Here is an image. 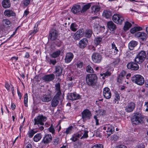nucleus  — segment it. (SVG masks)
Listing matches in <instances>:
<instances>
[{
    "label": "nucleus",
    "instance_id": "f257e3e1",
    "mask_svg": "<svg viewBox=\"0 0 148 148\" xmlns=\"http://www.w3.org/2000/svg\"><path fill=\"white\" fill-rule=\"evenodd\" d=\"M87 84L89 86H95L97 84V77L96 74H88L86 77Z\"/></svg>",
    "mask_w": 148,
    "mask_h": 148
},
{
    "label": "nucleus",
    "instance_id": "f03ea898",
    "mask_svg": "<svg viewBox=\"0 0 148 148\" xmlns=\"http://www.w3.org/2000/svg\"><path fill=\"white\" fill-rule=\"evenodd\" d=\"M47 118L45 116H44L42 115H39L38 116L35 118L34 120V125H38V129L40 131H42L44 129V127L42 126H39V125H44V122L46 121Z\"/></svg>",
    "mask_w": 148,
    "mask_h": 148
},
{
    "label": "nucleus",
    "instance_id": "7ed1b4c3",
    "mask_svg": "<svg viewBox=\"0 0 148 148\" xmlns=\"http://www.w3.org/2000/svg\"><path fill=\"white\" fill-rule=\"evenodd\" d=\"M142 115L139 112L135 113L131 119V121L132 125H138L142 121Z\"/></svg>",
    "mask_w": 148,
    "mask_h": 148
},
{
    "label": "nucleus",
    "instance_id": "20e7f679",
    "mask_svg": "<svg viewBox=\"0 0 148 148\" xmlns=\"http://www.w3.org/2000/svg\"><path fill=\"white\" fill-rule=\"evenodd\" d=\"M132 81L137 85L142 86L145 82L144 77L140 75H136L133 76L132 78Z\"/></svg>",
    "mask_w": 148,
    "mask_h": 148
},
{
    "label": "nucleus",
    "instance_id": "39448f33",
    "mask_svg": "<svg viewBox=\"0 0 148 148\" xmlns=\"http://www.w3.org/2000/svg\"><path fill=\"white\" fill-rule=\"evenodd\" d=\"M126 74V72L125 71H122L118 76L117 78V82L124 84L125 83L127 84H128V81L126 80V79L125 78Z\"/></svg>",
    "mask_w": 148,
    "mask_h": 148
},
{
    "label": "nucleus",
    "instance_id": "423d86ee",
    "mask_svg": "<svg viewBox=\"0 0 148 148\" xmlns=\"http://www.w3.org/2000/svg\"><path fill=\"white\" fill-rule=\"evenodd\" d=\"M112 19L114 22L119 25L122 24L124 20L122 16L117 14H114L112 16Z\"/></svg>",
    "mask_w": 148,
    "mask_h": 148
},
{
    "label": "nucleus",
    "instance_id": "0eeeda50",
    "mask_svg": "<svg viewBox=\"0 0 148 148\" xmlns=\"http://www.w3.org/2000/svg\"><path fill=\"white\" fill-rule=\"evenodd\" d=\"M82 114L84 121L90 119L92 115L90 111L87 109L84 110L82 112Z\"/></svg>",
    "mask_w": 148,
    "mask_h": 148
},
{
    "label": "nucleus",
    "instance_id": "6e6552de",
    "mask_svg": "<svg viewBox=\"0 0 148 148\" xmlns=\"http://www.w3.org/2000/svg\"><path fill=\"white\" fill-rule=\"evenodd\" d=\"M92 59L94 62L99 63L102 60V58L101 55L99 53L95 52L92 54Z\"/></svg>",
    "mask_w": 148,
    "mask_h": 148
},
{
    "label": "nucleus",
    "instance_id": "1a4fd4ad",
    "mask_svg": "<svg viewBox=\"0 0 148 148\" xmlns=\"http://www.w3.org/2000/svg\"><path fill=\"white\" fill-rule=\"evenodd\" d=\"M52 96L51 92L50 91L48 94H43L41 97V99L43 102H47L51 100Z\"/></svg>",
    "mask_w": 148,
    "mask_h": 148
},
{
    "label": "nucleus",
    "instance_id": "9d476101",
    "mask_svg": "<svg viewBox=\"0 0 148 148\" xmlns=\"http://www.w3.org/2000/svg\"><path fill=\"white\" fill-rule=\"evenodd\" d=\"M58 35V32L55 29H51L49 33V38L52 40H56L57 38Z\"/></svg>",
    "mask_w": 148,
    "mask_h": 148
},
{
    "label": "nucleus",
    "instance_id": "9b49d317",
    "mask_svg": "<svg viewBox=\"0 0 148 148\" xmlns=\"http://www.w3.org/2000/svg\"><path fill=\"white\" fill-rule=\"evenodd\" d=\"M103 129L104 130H106V132L108 136L112 134L114 130V127L109 124L106 125Z\"/></svg>",
    "mask_w": 148,
    "mask_h": 148
},
{
    "label": "nucleus",
    "instance_id": "f8f14e48",
    "mask_svg": "<svg viewBox=\"0 0 148 148\" xmlns=\"http://www.w3.org/2000/svg\"><path fill=\"white\" fill-rule=\"evenodd\" d=\"M103 95L104 97L107 99H109L111 97V93L108 88L106 87L103 88Z\"/></svg>",
    "mask_w": 148,
    "mask_h": 148
},
{
    "label": "nucleus",
    "instance_id": "ddd939ff",
    "mask_svg": "<svg viewBox=\"0 0 148 148\" xmlns=\"http://www.w3.org/2000/svg\"><path fill=\"white\" fill-rule=\"evenodd\" d=\"M135 36L141 39L143 41H144L146 40L147 36L145 32H138L135 34Z\"/></svg>",
    "mask_w": 148,
    "mask_h": 148
},
{
    "label": "nucleus",
    "instance_id": "4468645a",
    "mask_svg": "<svg viewBox=\"0 0 148 148\" xmlns=\"http://www.w3.org/2000/svg\"><path fill=\"white\" fill-rule=\"evenodd\" d=\"M84 34L83 29H80L74 35V39L76 40L79 39L83 36Z\"/></svg>",
    "mask_w": 148,
    "mask_h": 148
},
{
    "label": "nucleus",
    "instance_id": "2eb2a0df",
    "mask_svg": "<svg viewBox=\"0 0 148 148\" xmlns=\"http://www.w3.org/2000/svg\"><path fill=\"white\" fill-rule=\"evenodd\" d=\"M55 70L54 73L57 77H60L62 75L63 69L60 66L58 65L55 66Z\"/></svg>",
    "mask_w": 148,
    "mask_h": 148
},
{
    "label": "nucleus",
    "instance_id": "dca6fc26",
    "mask_svg": "<svg viewBox=\"0 0 148 148\" xmlns=\"http://www.w3.org/2000/svg\"><path fill=\"white\" fill-rule=\"evenodd\" d=\"M88 43V40L86 38H83L79 42V47L82 49L84 48L86 46Z\"/></svg>",
    "mask_w": 148,
    "mask_h": 148
},
{
    "label": "nucleus",
    "instance_id": "f3484780",
    "mask_svg": "<svg viewBox=\"0 0 148 148\" xmlns=\"http://www.w3.org/2000/svg\"><path fill=\"white\" fill-rule=\"evenodd\" d=\"M73 57L74 55L73 53L71 52L67 53L64 59L65 62L69 63L72 61Z\"/></svg>",
    "mask_w": 148,
    "mask_h": 148
},
{
    "label": "nucleus",
    "instance_id": "a211bd4d",
    "mask_svg": "<svg viewBox=\"0 0 148 148\" xmlns=\"http://www.w3.org/2000/svg\"><path fill=\"white\" fill-rule=\"evenodd\" d=\"M71 11L74 14L79 13L80 11L81 12V7L79 5L75 4L72 7Z\"/></svg>",
    "mask_w": 148,
    "mask_h": 148
},
{
    "label": "nucleus",
    "instance_id": "6ab92c4d",
    "mask_svg": "<svg viewBox=\"0 0 148 148\" xmlns=\"http://www.w3.org/2000/svg\"><path fill=\"white\" fill-rule=\"evenodd\" d=\"M4 14L5 16L8 17H15L16 16V14L15 12L12 10L6 9L4 12Z\"/></svg>",
    "mask_w": 148,
    "mask_h": 148
},
{
    "label": "nucleus",
    "instance_id": "aec40b11",
    "mask_svg": "<svg viewBox=\"0 0 148 148\" xmlns=\"http://www.w3.org/2000/svg\"><path fill=\"white\" fill-rule=\"evenodd\" d=\"M127 68L129 69L132 70H137L139 68L138 65L137 63L133 62H130L127 64Z\"/></svg>",
    "mask_w": 148,
    "mask_h": 148
},
{
    "label": "nucleus",
    "instance_id": "412c9836",
    "mask_svg": "<svg viewBox=\"0 0 148 148\" xmlns=\"http://www.w3.org/2000/svg\"><path fill=\"white\" fill-rule=\"evenodd\" d=\"M68 97L70 100H75L79 99L80 96L76 93H73L69 94L68 96Z\"/></svg>",
    "mask_w": 148,
    "mask_h": 148
},
{
    "label": "nucleus",
    "instance_id": "4be33fe9",
    "mask_svg": "<svg viewBox=\"0 0 148 148\" xmlns=\"http://www.w3.org/2000/svg\"><path fill=\"white\" fill-rule=\"evenodd\" d=\"M135 107V104L133 102H130L128 103L125 109L126 111L128 112H132Z\"/></svg>",
    "mask_w": 148,
    "mask_h": 148
},
{
    "label": "nucleus",
    "instance_id": "5701e85b",
    "mask_svg": "<svg viewBox=\"0 0 148 148\" xmlns=\"http://www.w3.org/2000/svg\"><path fill=\"white\" fill-rule=\"evenodd\" d=\"M55 77L54 74H51L45 75L42 78L45 81H50L53 80Z\"/></svg>",
    "mask_w": 148,
    "mask_h": 148
},
{
    "label": "nucleus",
    "instance_id": "b1692460",
    "mask_svg": "<svg viewBox=\"0 0 148 148\" xmlns=\"http://www.w3.org/2000/svg\"><path fill=\"white\" fill-rule=\"evenodd\" d=\"M79 133H80L81 139L86 138L88 137V132L84 129L81 130L80 131L78 132Z\"/></svg>",
    "mask_w": 148,
    "mask_h": 148
},
{
    "label": "nucleus",
    "instance_id": "393cba45",
    "mask_svg": "<svg viewBox=\"0 0 148 148\" xmlns=\"http://www.w3.org/2000/svg\"><path fill=\"white\" fill-rule=\"evenodd\" d=\"M60 98L53 97L51 101V106L53 107H56L59 103V100Z\"/></svg>",
    "mask_w": 148,
    "mask_h": 148
},
{
    "label": "nucleus",
    "instance_id": "a878e982",
    "mask_svg": "<svg viewBox=\"0 0 148 148\" xmlns=\"http://www.w3.org/2000/svg\"><path fill=\"white\" fill-rule=\"evenodd\" d=\"M52 139V137L51 134H47L44 138L43 142L44 143L47 144L50 142Z\"/></svg>",
    "mask_w": 148,
    "mask_h": 148
},
{
    "label": "nucleus",
    "instance_id": "bb28decb",
    "mask_svg": "<svg viewBox=\"0 0 148 148\" xmlns=\"http://www.w3.org/2000/svg\"><path fill=\"white\" fill-rule=\"evenodd\" d=\"M92 13L94 14H98L100 10V7L97 5H94L91 8Z\"/></svg>",
    "mask_w": 148,
    "mask_h": 148
},
{
    "label": "nucleus",
    "instance_id": "cd10ccee",
    "mask_svg": "<svg viewBox=\"0 0 148 148\" xmlns=\"http://www.w3.org/2000/svg\"><path fill=\"white\" fill-rule=\"evenodd\" d=\"M80 133H79L78 132L77 133L73 134L70 140L73 142L77 141L79 139L80 137L81 136V134Z\"/></svg>",
    "mask_w": 148,
    "mask_h": 148
},
{
    "label": "nucleus",
    "instance_id": "c85d7f7f",
    "mask_svg": "<svg viewBox=\"0 0 148 148\" xmlns=\"http://www.w3.org/2000/svg\"><path fill=\"white\" fill-rule=\"evenodd\" d=\"M107 25L108 28L112 31L114 30L116 28V25L112 21L108 22Z\"/></svg>",
    "mask_w": 148,
    "mask_h": 148
},
{
    "label": "nucleus",
    "instance_id": "c756f323",
    "mask_svg": "<svg viewBox=\"0 0 148 148\" xmlns=\"http://www.w3.org/2000/svg\"><path fill=\"white\" fill-rule=\"evenodd\" d=\"M2 6L5 8H9L11 6L10 0H3L2 2Z\"/></svg>",
    "mask_w": 148,
    "mask_h": 148
},
{
    "label": "nucleus",
    "instance_id": "7c9ffc66",
    "mask_svg": "<svg viewBox=\"0 0 148 148\" xmlns=\"http://www.w3.org/2000/svg\"><path fill=\"white\" fill-rule=\"evenodd\" d=\"M137 44V42L134 40L131 41L128 44V47L130 50H132Z\"/></svg>",
    "mask_w": 148,
    "mask_h": 148
},
{
    "label": "nucleus",
    "instance_id": "2f4dec72",
    "mask_svg": "<svg viewBox=\"0 0 148 148\" xmlns=\"http://www.w3.org/2000/svg\"><path fill=\"white\" fill-rule=\"evenodd\" d=\"M92 34L93 31L92 29H87L85 31V37L87 38H90Z\"/></svg>",
    "mask_w": 148,
    "mask_h": 148
},
{
    "label": "nucleus",
    "instance_id": "473e14b6",
    "mask_svg": "<svg viewBox=\"0 0 148 148\" xmlns=\"http://www.w3.org/2000/svg\"><path fill=\"white\" fill-rule=\"evenodd\" d=\"M112 15V13L110 10H105L103 13V16L107 18H110Z\"/></svg>",
    "mask_w": 148,
    "mask_h": 148
},
{
    "label": "nucleus",
    "instance_id": "72a5a7b5",
    "mask_svg": "<svg viewBox=\"0 0 148 148\" xmlns=\"http://www.w3.org/2000/svg\"><path fill=\"white\" fill-rule=\"evenodd\" d=\"M143 29L142 28L139 26H135L132 28L130 30V32L132 34H134L136 32L141 31Z\"/></svg>",
    "mask_w": 148,
    "mask_h": 148
},
{
    "label": "nucleus",
    "instance_id": "f704fd0d",
    "mask_svg": "<svg viewBox=\"0 0 148 148\" xmlns=\"http://www.w3.org/2000/svg\"><path fill=\"white\" fill-rule=\"evenodd\" d=\"M91 3H89L84 5L81 10V12L82 13H84L89 9L91 6Z\"/></svg>",
    "mask_w": 148,
    "mask_h": 148
},
{
    "label": "nucleus",
    "instance_id": "c9c22d12",
    "mask_svg": "<svg viewBox=\"0 0 148 148\" xmlns=\"http://www.w3.org/2000/svg\"><path fill=\"white\" fill-rule=\"evenodd\" d=\"M144 60L143 58H142L137 55L135 58L134 61L136 63L140 64L143 62Z\"/></svg>",
    "mask_w": 148,
    "mask_h": 148
},
{
    "label": "nucleus",
    "instance_id": "e433bc0d",
    "mask_svg": "<svg viewBox=\"0 0 148 148\" xmlns=\"http://www.w3.org/2000/svg\"><path fill=\"white\" fill-rule=\"evenodd\" d=\"M113 53L112 49H107L105 51V55L106 57L110 58L112 57L111 55Z\"/></svg>",
    "mask_w": 148,
    "mask_h": 148
},
{
    "label": "nucleus",
    "instance_id": "4c0bfd02",
    "mask_svg": "<svg viewBox=\"0 0 148 148\" xmlns=\"http://www.w3.org/2000/svg\"><path fill=\"white\" fill-rule=\"evenodd\" d=\"M42 135L41 134L38 133L34 136L33 138L34 140L36 142L39 141L42 138Z\"/></svg>",
    "mask_w": 148,
    "mask_h": 148
},
{
    "label": "nucleus",
    "instance_id": "58836bf2",
    "mask_svg": "<svg viewBox=\"0 0 148 148\" xmlns=\"http://www.w3.org/2000/svg\"><path fill=\"white\" fill-rule=\"evenodd\" d=\"M132 26L131 23L128 21H127L125 23V25L123 27V29L124 31H126L129 29Z\"/></svg>",
    "mask_w": 148,
    "mask_h": 148
},
{
    "label": "nucleus",
    "instance_id": "ea45409f",
    "mask_svg": "<svg viewBox=\"0 0 148 148\" xmlns=\"http://www.w3.org/2000/svg\"><path fill=\"white\" fill-rule=\"evenodd\" d=\"M102 38L100 37H97L94 39V42L95 45L97 46L99 45L101 42V41Z\"/></svg>",
    "mask_w": 148,
    "mask_h": 148
},
{
    "label": "nucleus",
    "instance_id": "a19ab883",
    "mask_svg": "<svg viewBox=\"0 0 148 148\" xmlns=\"http://www.w3.org/2000/svg\"><path fill=\"white\" fill-rule=\"evenodd\" d=\"M78 28V25L75 23L71 24L70 26L71 29L73 32L76 31Z\"/></svg>",
    "mask_w": 148,
    "mask_h": 148
},
{
    "label": "nucleus",
    "instance_id": "79ce46f5",
    "mask_svg": "<svg viewBox=\"0 0 148 148\" xmlns=\"http://www.w3.org/2000/svg\"><path fill=\"white\" fill-rule=\"evenodd\" d=\"M61 51L60 50L57 51L53 52L51 55V56L53 58H56L59 56Z\"/></svg>",
    "mask_w": 148,
    "mask_h": 148
},
{
    "label": "nucleus",
    "instance_id": "37998d69",
    "mask_svg": "<svg viewBox=\"0 0 148 148\" xmlns=\"http://www.w3.org/2000/svg\"><path fill=\"white\" fill-rule=\"evenodd\" d=\"M73 127L72 125L70 126L68 128H67L66 131L64 132L66 134L71 133L73 130Z\"/></svg>",
    "mask_w": 148,
    "mask_h": 148
},
{
    "label": "nucleus",
    "instance_id": "c03bdc74",
    "mask_svg": "<svg viewBox=\"0 0 148 148\" xmlns=\"http://www.w3.org/2000/svg\"><path fill=\"white\" fill-rule=\"evenodd\" d=\"M111 74V73L110 72L108 71H107L105 73H104L103 74H101L100 75L101 77H102V78L103 79H104L105 77H107L108 76H110Z\"/></svg>",
    "mask_w": 148,
    "mask_h": 148
},
{
    "label": "nucleus",
    "instance_id": "a18cd8bd",
    "mask_svg": "<svg viewBox=\"0 0 148 148\" xmlns=\"http://www.w3.org/2000/svg\"><path fill=\"white\" fill-rule=\"evenodd\" d=\"M37 132V131H35L33 130H31L29 131L28 133L29 137L30 138H32L34 134Z\"/></svg>",
    "mask_w": 148,
    "mask_h": 148
},
{
    "label": "nucleus",
    "instance_id": "49530a36",
    "mask_svg": "<svg viewBox=\"0 0 148 148\" xmlns=\"http://www.w3.org/2000/svg\"><path fill=\"white\" fill-rule=\"evenodd\" d=\"M3 24L5 26L6 25L9 26L10 25H11V23L10 21L7 19H3Z\"/></svg>",
    "mask_w": 148,
    "mask_h": 148
},
{
    "label": "nucleus",
    "instance_id": "de8ad7c7",
    "mask_svg": "<svg viewBox=\"0 0 148 148\" xmlns=\"http://www.w3.org/2000/svg\"><path fill=\"white\" fill-rule=\"evenodd\" d=\"M137 55L142 58H143V59H145L146 56V53L145 51H141L138 53Z\"/></svg>",
    "mask_w": 148,
    "mask_h": 148
},
{
    "label": "nucleus",
    "instance_id": "09e8293b",
    "mask_svg": "<svg viewBox=\"0 0 148 148\" xmlns=\"http://www.w3.org/2000/svg\"><path fill=\"white\" fill-rule=\"evenodd\" d=\"M92 22L94 23L95 25L99 24V18L97 16H94L92 18Z\"/></svg>",
    "mask_w": 148,
    "mask_h": 148
},
{
    "label": "nucleus",
    "instance_id": "8fccbe9b",
    "mask_svg": "<svg viewBox=\"0 0 148 148\" xmlns=\"http://www.w3.org/2000/svg\"><path fill=\"white\" fill-rule=\"evenodd\" d=\"M87 72L90 73H93L94 71L93 69L90 65H88L87 66L86 68Z\"/></svg>",
    "mask_w": 148,
    "mask_h": 148
},
{
    "label": "nucleus",
    "instance_id": "3c124183",
    "mask_svg": "<svg viewBox=\"0 0 148 148\" xmlns=\"http://www.w3.org/2000/svg\"><path fill=\"white\" fill-rule=\"evenodd\" d=\"M48 130L52 134H54L55 132V130L53 125L51 124L50 127L48 128Z\"/></svg>",
    "mask_w": 148,
    "mask_h": 148
},
{
    "label": "nucleus",
    "instance_id": "603ef678",
    "mask_svg": "<svg viewBox=\"0 0 148 148\" xmlns=\"http://www.w3.org/2000/svg\"><path fill=\"white\" fill-rule=\"evenodd\" d=\"M27 101H28V96H27V93H26L25 95L24 98V103L25 105V106L26 107L27 106Z\"/></svg>",
    "mask_w": 148,
    "mask_h": 148
},
{
    "label": "nucleus",
    "instance_id": "864d4df0",
    "mask_svg": "<svg viewBox=\"0 0 148 148\" xmlns=\"http://www.w3.org/2000/svg\"><path fill=\"white\" fill-rule=\"evenodd\" d=\"M55 92H56V94L54 97L60 98V97L61 95V90L55 91Z\"/></svg>",
    "mask_w": 148,
    "mask_h": 148
},
{
    "label": "nucleus",
    "instance_id": "5fc2aeb1",
    "mask_svg": "<svg viewBox=\"0 0 148 148\" xmlns=\"http://www.w3.org/2000/svg\"><path fill=\"white\" fill-rule=\"evenodd\" d=\"M112 48L111 49H112L113 51H114V52H117L118 51V50L117 48L116 47L115 44L113 42V43L112 44Z\"/></svg>",
    "mask_w": 148,
    "mask_h": 148
},
{
    "label": "nucleus",
    "instance_id": "6e6d98bb",
    "mask_svg": "<svg viewBox=\"0 0 148 148\" xmlns=\"http://www.w3.org/2000/svg\"><path fill=\"white\" fill-rule=\"evenodd\" d=\"M55 90L57 91L61 90L60 89V85L59 83H57L55 85Z\"/></svg>",
    "mask_w": 148,
    "mask_h": 148
},
{
    "label": "nucleus",
    "instance_id": "4d7b16f0",
    "mask_svg": "<svg viewBox=\"0 0 148 148\" xmlns=\"http://www.w3.org/2000/svg\"><path fill=\"white\" fill-rule=\"evenodd\" d=\"M37 27H38V24L36 25V24L35 25V27L34 28V30L30 34V35H32L33 34H35L38 31V30L37 29Z\"/></svg>",
    "mask_w": 148,
    "mask_h": 148
},
{
    "label": "nucleus",
    "instance_id": "13d9d810",
    "mask_svg": "<svg viewBox=\"0 0 148 148\" xmlns=\"http://www.w3.org/2000/svg\"><path fill=\"white\" fill-rule=\"evenodd\" d=\"M83 63L81 61H78L76 64V66L77 67L81 68L83 66Z\"/></svg>",
    "mask_w": 148,
    "mask_h": 148
},
{
    "label": "nucleus",
    "instance_id": "bf43d9fd",
    "mask_svg": "<svg viewBox=\"0 0 148 148\" xmlns=\"http://www.w3.org/2000/svg\"><path fill=\"white\" fill-rule=\"evenodd\" d=\"M92 148H103V146L102 144H96L92 146Z\"/></svg>",
    "mask_w": 148,
    "mask_h": 148
},
{
    "label": "nucleus",
    "instance_id": "052dcab7",
    "mask_svg": "<svg viewBox=\"0 0 148 148\" xmlns=\"http://www.w3.org/2000/svg\"><path fill=\"white\" fill-rule=\"evenodd\" d=\"M115 101L116 100L117 101H118L119 100L120 96L119 94L116 92L115 93Z\"/></svg>",
    "mask_w": 148,
    "mask_h": 148
},
{
    "label": "nucleus",
    "instance_id": "680f3d73",
    "mask_svg": "<svg viewBox=\"0 0 148 148\" xmlns=\"http://www.w3.org/2000/svg\"><path fill=\"white\" fill-rule=\"evenodd\" d=\"M118 138V136H117L116 135H114L111 136V139L112 140H117Z\"/></svg>",
    "mask_w": 148,
    "mask_h": 148
},
{
    "label": "nucleus",
    "instance_id": "e2e57ef3",
    "mask_svg": "<svg viewBox=\"0 0 148 148\" xmlns=\"http://www.w3.org/2000/svg\"><path fill=\"white\" fill-rule=\"evenodd\" d=\"M145 145L143 144H140L136 145L134 148H145Z\"/></svg>",
    "mask_w": 148,
    "mask_h": 148
},
{
    "label": "nucleus",
    "instance_id": "0e129e2a",
    "mask_svg": "<svg viewBox=\"0 0 148 148\" xmlns=\"http://www.w3.org/2000/svg\"><path fill=\"white\" fill-rule=\"evenodd\" d=\"M56 63V59L53 60L50 59L49 61L50 64H52L53 65H54Z\"/></svg>",
    "mask_w": 148,
    "mask_h": 148
},
{
    "label": "nucleus",
    "instance_id": "69168bd1",
    "mask_svg": "<svg viewBox=\"0 0 148 148\" xmlns=\"http://www.w3.org/2000/svg\"><path fill=\"white\" fill-rule=\"evenodd\" d=\"M59 143V138H56L54 140V143L55 145H58Z\"/></svg>",
    "mask_w": 148,
    "mask_h": 148
},
{
    "label": "nucleus",
    "instance_id": "338daca9",
    "mask_svg": "<svg viewBox=\"0 0 148 148\" xmlns=\"http://www.w3.org/2000/svg\"><path fill=\"white\" fill-rule=\"evenodd\" d=\"M67 81H72L73 79H74L73 78V77L71 76L70 75L68 76L67 77Z\"/></svg>",
    "mask_w": 148,
    "mask_h": 148
},
{
    "label": "nucleus",
    "instance_id": "774afa93",
    "mask_svg": "<svg viewBox=\"0 0 148 148\" xmlns=\"http://www.w3.org/2000/svg\"><path fill=\"white\" fill-rule=\"evenodd\" d=\"M115 148H126V147L124 145H120L116 146Z\"/></svg>",
    "mask_w": 148,
    "mask_h": 148
}]
</instances>
